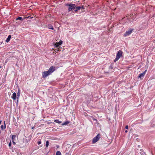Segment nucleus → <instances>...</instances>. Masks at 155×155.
Returning <instances> with one entry per match:
<instances>
[{
  "label": "nucleus",
  "instance_id": "aec40b11",
  "mask_svg": "<svg viewBox=\"0 0 155 155\" xmlns=\"http://www.w3.org/2000/svg\"><path fill=\"white\" fill-rule=\"evenodd\" d=\"M49 142L48 141H47L46 143V147H48L49 145Z\"/></svg>",
  "mask_w": 155,
  "mask_h": 155
},
{
  "label": "nucleus",
  "instance_id": "c756f323",
  "mask_svg": "<svg viewBox=\"0 0 155 155\" xmlns=\"http://www.w3.org/2000/svg\"><path fill=\"white\" fill-rule=\"evenodd\" d=\"M34 127H32V129H34Z\"/></svg>",
  "mask_w": 155,
  "mask_h": 155
},
{
  "label": "nucleus",
  "instance_id": "f8f14e48",
  "mask_svg": "<svg viewBox=\"0 0 155 155\" xmlns=\"http://www.w3.org/2000/svg\"><path fill=\"white\" fill-rule=\"evenodd\" d=\"M48 28L49 29H51V30H54V28L53 26L51 25H48Z\"/></svg>",
  "mask_w": 155,
  "mask_h": 155
},
{
  "label": "nucleus",
  "instance_id": "423d86ee",
  "mask_svg": "<svg viewBox=\"0 0 155 155\" xmlns=\"http://www.w3.org/2000/svg\"><path fill=\"white\" fill-rule=\"evenodd\" d=\"M132 32V30H129L128 31H126L124 35L125 36H127L130 34Z\"/></svg>",
  "mask_w": 155,
  "mask_h": 155
},
{
  "label": "nucleus",
  "instance_id": "1a4fd4ad",
  "mask_svg": "<svg viewBox=\"0 0 155 155\" xmlns=\"http://www.w3.org/2000/svg\"><path fill=\"white\" fill-rule=\"evenodd\" d=\"M145 74V72H143V73L140 74H139V75L138 76V78H143L144 77Z\"/></svg>",
  "mask_w": 155,
  "mask_h": 155
},
{
  "label": "nucleus",
  "instance_id": "6ab92c4d",
  "mask_svg": "<svg viewBox=\"0 0 155 155\" xmlns=\"http://www.w3.org/2000/svg\"><path fill=\"white\" fill-rule=\"evenodd\" d=\"M56 155H61V153L60 151H57L56 153Z\"/></svg>",
  "mask_w": 155,
  "mask_h": 155
},
{
  "label": "nucleus",
  "instance_id": "393cba45",
  "mask_svg": "<svg viewBox=\"0 0 155 155\" xmlns=\"http://www.w3.org/2000/svg\"><path fill=\"white\" fill-rule=\"evenodd\" d=\"M12 141L13 143L15 145V143L14 142V140Z\"/></svg>",
  "mask_w": 155,
  "mask_h": 155
},
{
  "label": "nucleus",
  "instance_id": "20e7f679",
  "mask_svg": "<svg viewBox=\"0 0 155 155\" xmlns=\"http://www.w3.org/2000/svg\"><path fill=\"white\" fill-rule=\"evenodd\" d=\"M100 138V134H98L92 140V143H94L97 142Z\"/></svg>",
  "mask_w": 155,
  "mask_h": 155
},
{
  "label": "nucleus",
  "instance_id": "9d476101",
  "mask_svg": "<svg viewBox=\"0 0 155 155\" xmlns=\"http://www.w3.org/2000/svg\"><path fill=\"white\" fill-rule=\"evenodd\" d=\"M70 123V122L68 121H67L64 122L62 124V126L67 125Z\"/></svg>",
  "mask_w": 155,
  "mask_h": 155
},
{
  "label": "nucleus",
  "instance_id": "c85d7f7f",
  "mask_svg": "<svg viewBox=\"0 0 155 155\" xmlns=\"http://www.w3.org/2000/svg\"><path fill=\"white\" fill-rule=\"evenodd\" d=\"M1 123H2V121L0 120V124H1Z\"/></svg>",
  "mask_w": 155,
  "mask_h": 155
},
{
  "label": "nucleus",
  "instance_id": "f03ea898",
  "mask_svg": "<svg viewBox=\"0 0 155 155\" xmlns=\"http://www.w3.org/2000/svg\"><path fill=\"white\" fill-rule=\"evenodd\" d=\"M123 52L121 50H119L117 54L116 57L114 60V62H116L121 57L122 55Z\"/></svg>",
  "mask_w": 155,
  "mask_h": 155
},
{
  "label": "nucleus",
  "instance_id": "f257e3e1",
  "mask_svg": "<svg viewBox=\"0 0 155 155\" xmlns=\"http://www.w3.org/2000/svg\"><path fill=\"white\" fill-rule=\"evenodd\" d=\"M55 67L52 66L50 68L48 71L43 72L42 73V77L45 78L50 75L55 71Z\"/></svg>",
  "mask_w": 155,
  "mask_h": 155
},
{
  "label": "nucleus",
  "instance_id": "b1692460",
  "mask_svg": "<svg viewBox=\"0 0 155 155\" xmlns=\"http://www.w3.org/2000/svg\"><path fill=\"white\" fill-rule=\"evenodd\" d=\"M128 125H126L125 127V128L126 129H128Z\"/></svg>",
  "mask_w": 155,
  "mask_h": 155
},
{
  "label": "nucleus",
  "instance_id": "7ed1b4c3",
  "mask_svg": "<svg viewBox=\"0 0 155 155\" xmlns=\"http://www.w3.org/2000/svg\"><path fill=\"white\" fill-rule=\"evenodd\" d=\"M66 6H68V11H71L72 10L74 9L75 8V5L73 4H67L66 5Z\"/></svg>",
  "mask_w": 155,
  "mask_h": 155
},
{
  "label": "nucleus",
  "instance_id": "6e6552de",
  "mask_svg": "<svg viewBox=\"0 0 155 155\" xmlns=\"http://www.w3.org/2000/svg\"><path fill=\"white\" fill-rule=\"evenodd\" d=\"M16 94L15 92H14L11 96V98L14 100L16 99Z\"/></svg>",
  "mask_w": 155,
  "mask_h": 155
},
{
  "label": "nucleus",
  "instance_id": "4be33fe9",
  "mask_svg": "<svg viewBox=\"0 0 155 155\" xmlns=\"http://www.w3.org/2000/svg\"><path fill=\"white\" fill-rule=\"evenodd\" d=\"M37 143H38V145L41 144V141L40 140V141H38L37 142Z\"/></svg>",
  "mask_w": 155,
  "mask_h": 155
},
{
  "label": "nucleus",
  "instance_id": "412c9836",
  "mask_svg": "<svg viewBox=\"0 0 155 155\" xmlns=\"http://www.w3.org/2000/svg\"><path fill=\"white\" fill-rule=\"evenodd\" d=\"M1 129L3 130L4 129V126L3 125H2L1 126Z\"/></svg>",
  "mask_w": 155,
  "mask_h": 155
},
{
  "label": "nucleus",
  "instance_id": "bb28decb",
  "mask_svg": "<svg viewBox=\"0 0 155 155\" xmlns=\"http://www.w3.org/2000/svg\"><path fill=\"white\" fill-rule=\"evenodd\" d=\"M125 132V133H127V130H126Z\"/></svg>",
  "mask_w": 155,
  "mask_h": 155
},
{
  "label": "nucleus",
  "instance_id": "4468645a",
  "mask_svg": "<svg viewBox=\"0 0 155 155\" xmlns=\"http://www.w3.org/2000/svg\"><path fill=\"white\" fill-rule=\"evenodd\" d=\"M54 122L58 123V124H61V121H59L58 120L56 119L54 120Z\"/></svg>",
  "mask_w": 155,
  "mask_h": 155
},
{
  "label": "nucleus",
  "instance_id": "a211bd4d",
  "mask_svg": "<svg viewBox=\"0 0 155 155\" xmlns=\"http://www.w3.org/2000/svg\"><path fill=\"white\" fill-rule=\"evenodd\" d=\"M20 95V90H18V91L17 92V97H17V98H18V97H19Z\"/></svg>",
  "mask_w": 155,
  "mask_h": 155
},
{
  "label": "nucleus",
  "instance_id": "9b49d317",
  "mask_svg": "<svg viewBox=\"0 0 155 155\" xmlns=\"http://www.w3.org/2000/svg\"><path fill=\"white\" fill-rule=\"evenodd\" d=\"M11 38V36L10 35H9L8 37V38H7L6 40V41L7 42H8L10 41Z\"/></svg>",
  "mask_w": 155,
  "mask_h": 155
},
{
  "label": "nucleus",
  "instance_id": "2eb2a0df",
  "mask_svg": "<svg viewBox=\"0 0 155 155\" xmlns=\"http://www.w3.org/2000/svg\"><path fill=\"white\" fill-rule=\"evenodd\" d=\"M15 137H16L15 135H12V141H14V140L15 139Z\"/></svg>",
  "mask_w": 155,
  "mask_h": 155
},
{
  "label": "nucleus",
  "instance_id": "5701e85b",
  "mask_svg": "<svg viewBox=\"0 0 155 155\" xmlns=\"http://www.w3.org/2000/svg\"><path fill=\"white\" fill-rule=\"evenodd\" d=\"M8 146L9 147H10L11 146V141L8 144Z\"/></svg>",
  "mask_w": 155,
  "mask_h": 155
},
{
  "label": "nucleus",
  "instance_id": "39448f33",
  "mask_svg": "<svg viewBox=\"0 0 155 155\" xmlns=\"http://www.w3.org/2000/svg\"><path fill=\"white\" fill-rule=\"evenodd\" d=\"M83 8V9H84V8L83 7V6H78L76 7L75 8V10H74V12H77L78 10H80L81 8Z\"/></svg>",
  "mask_w": 155,
  "mask_h": 155
},
{
  "label": "nucleus",
  "instance_id": "cd10ccee",
  "mask_svg": "<svg viewBox=\"0 0 155 155\" xmlns=\"http://www.w3.org/2000/svg\"><path fill=\"white\" fill-rule=\"evenodd\" d=\"M146 71H147V70H146L144 71V72H145V73H146Z\"/></svg>",
  "mask_w": 155,
  "mask_h": 155
},
{
  "label": "nucleus",
  "instance_id": "ddd939ff",
  "mask_svg": "<svg viewBox=\"0 0 155 155\" xmlns=\"http://www.w3.org/2000/svg\"><path fill=\"white\" fill-rule=\"evenodd\" d=\"M129 18H132L133 20L135 18V16L134 17V16L133 15H130V17H129Z\"/></svg>",
  "mask_w": 155,
  "mask_h": 155
},
{
  "label": "nucleus",
  "instance_id": "dca6fc26",
  "mask_svg": "<svg viewBox=\"0 0 155 155\" xmlns=\"http://www.w3.org/2000/svg\"><path fill=\"white\" fill-rule=\"evenodd\" d=\"M114 68V66L113 64H111L110 65L109 67V69H112Z\"/></svg>",
  "mask_w": 155,
  "mask_h": 155
},
{
  "label": "nucleus",
  "instance_id": "a878e982",
  "mask_svg": "<svg viewBox=\"0 0 155 155\" xmlns=\"http://www.w3.org/2000/svg\"><path fill=\"white\" fill-rule=\"evenodd\" d=\"M4 123L5 128V127H6V125H5V121H4Z\"/></svg>",
  "mask_w": 155,
  "mask_h": 155
},
{
  "label": "nucleus",
  "instance_id": "0eeeda50",
  "mask_svg": "<svg viewBox=\"0 0 155 155\" xmlns=\"http://www.w3.org/2000/svg\"><path fill=\"white\" fill-rule=\"evenodd\" d=\"M63 41L61 40H60L59 42H56L55 44V45L56 47H58L62 43Z\"/></svg>",
  "mask_w": 155,
  "mask_h": 155
},
{
  "label": "nucleus",
  "instance_id": "f3484780",
  "mask_svg": "<svg viewBox=\"0 0 155 155\" xmlns=\"http://www.w3.org/2000/svg\"><path fill=\"white\" fill-rule=\"evenodd\" d=\"M16 20H20L22 21V20H23V18L21 17H18L17 18H16Z\"/></svg>",
  "mask_w": 155,
  "mask_h": 155
}]
</instances>
